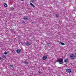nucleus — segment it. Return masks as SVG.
<instances>
[{
    "label": "nucleus",
    "instance_id": "nucleus-23",
    "mask_svg": "<svg viewBox=\"0 0 76 76\" xmlns=\"http://www.w3.org/2000/svg\"><path fill=\"white\" fill-rule=\"evenodd\" d=\"M38 73H41V72H39V71H38Z\"/></svg>",
    "mask_w": 76,
    "mask_h": 76
},
{
    "label": "nucleus",
    "instance_id": "nucleus-25",
    "mask_svg": "<svg viewBox=\"0 0 76 76\" xmlns=\"http://www.w3.org/2000/svg\"><path fill=\"white\" fill-rule=\"evenodd\" d=\"M21 0V1H23V0Z\"/></svg>",
    "mask_w": 76,
    "mask_h": 76
},
{
    "label": "nucleus",
    "instance_id": "nucleus-2",
    "mask_svg": "<svg viewBox=\"0 0 76 76\" xmlns=\"http://www.w3.org/2000/svg\"><path fill=\"white\" fill-rule=\"evenodd\" d=\"M25 45L26 46H29L31 45V42L29 41H27L25 43Z\"/></svg>",
    "mask_w": 76,
    "mask_h": 76
},
{
    "label": "nucleus",
    "instance_id": "nucleus-20",
    "mask_svg": "<svg viewBox=\"0 0 76 76\" xmlns=\"http://www.w3.org/2000/svg\"><path fill=\"white\" fill-rule=\"evenodd\" d=\"M50 45V43H47V45H48V46H50V45Z\"/></svg>",
    "mask_w": 76,
    "mask_h": 76
},
{
    "label": "nucleus",
    "instance_id": "nucleus-24",
    "mask_svg": "<svg viewBox=\"0 0 76 76\" xmlns=\"http://www.w3.org/2000/svg\"><path fill=\"white\" fill-rule=\"evenodd\" d=\"M0 60H1V58L0 57Z\"/></svg>",
    "mask_w": 76,
    "mask_h": 76
},
{
    "label": "nucleus",
    "instance_id": "nucleus-15",
    "mask_svg": "<svg viewBox=\"0 0 76 76\" xmlns=\"http://www.w3.org/2000/svg\"><path fill=\"white\" fill-rule=\"evenodd\" d=\"M25 64H28V63L27 62H25Z\"/></svg>",
    "mask_w": 76,
    "mask_h": 76
},
{
    "label": "nucleus",
    "instance_id": "nucleus-6",
    "mask_svg": "<svg viewBox=\"0 0 76 76\" xmlns=\"http://www.w3.org/2000/svg\"><path fill=\"white\" fill-rule=\"evenodd\" d=\"M21 51V50L20 49H18L16 50V52L17 53H19Z\"/></svg>",
    "mask_w": 76,
    "mask_h": 76
},
{
    "label": "nucleus",
    "instance_id": "nucleus-11",
    "mask_svg": "<svg viewBox=\"0 0 76 76\" xmlns=\"http://www.w3.org/2000/svg\"><path fill=\"white\" fill-rule=\"evenodd\" d=\"M60 44H61V45H64L65 44L64 43L62 42H60L59 43Z\"/></svg>",
    "mask_w": 76,
    "mask_h": 76
},
{
    "label": "nucleus",
    "instance_id": "nucleus-8",
    "mask_svg": "<svg viewBox=\"0 0 76 76\" xmlns=\"http://www.w3.org/2000/svg\"><path fill=\"white\" fill-rule=\"evenodd\" d=\"M30 5H31V6H32V7H35V5H34V4H32V3H30Z\"/></svg>",
    "mask_w": 76,
    "mask_h": 76
},
{
    "label": "nucleus",
    "instance_id": "nucleus-13",
    "mask_svg": "<svg viewBox=\"0 0 76 76\" xmlns=\"http://www.w3.org/2000/svg\"><path fill=\"white\" fill-rule=\"evenodd\" d=\"M10 66H11L12 69H14V66L13 65L10 64Z\"/></svg>",
    "mask_w": 76,
    "mask_h": 76
},
{
    "label": "nucleus",
    "instance_id": "nucleus-19",
    "mask_svg": "<svg viewBox=\"0 0 76 76\" xmlns=\"http://www.w3.org/2000/svg\"><path fill=\"white\" fill-rule=\"evenodd\" d=\"M22 23H25V22L23 21H22Z\"/></svg>",
    "mask_w": 76,
    "mask_h": 76
},
{
    "label": "nucleus",
    "instance_id": "nucleus-9",
    "mask_svg": "<svg viewBox=\"0 0 76 76\" xmlns=\"http://www.w3.org/2000/svg\"><path fill=\"white\" fill-rule=\"evenodd\" d=\"M2 58H6V56L4 55H3L2 56Z\"/></svg>",
    "mask_w": 76,
    "mask_h": 76
},
{
    "label": "nucleus",
    "instance_id": "nucleus-14",
    "mask_svg": "<svg viewBox=\"0 0 76 76\" xmlns=\"http://www.w3.org/2000/svg\"><path fill=\"white\" fill-rule=\"evenodd\" d=\"M11 10H15V9L14 8L12 7L11 8Z\"/></svg>",
    "mask_w": 76,
    "mask_h": 76
},
{
    "label": "nucleus",
    "instance_id": "nucleus-3",
    "mask_svg": "<svg viewBox=\"0 0 76 76\" xmlns=\"http://www.w3.org/2000/svg\"><path fill=\"white\" fill-rule=\"evenodd\" d=\"M75 55H74V54H72L70 55V58L72 59H74V58H75Z\"/></svg>",
    "mask_w": 76,
    "mask_h": 76
},
{
    "label": "nucleus",
    "instance_id": "nucleus-1",
    "mask_svg": "<svg viewBox=\"0 0 76 76\" xmlns=\"http://www.w3.org/2000/svg\"><path fill=\"white\" fill-rule=\"evenodd\" d=\"M57 62H59L61 64H63V59L58 58L56 61Z\"/></svg>",
    "mask_w": 76,
    "mask_h": 76
},
{
    "label": "nucleus",
    "instance_id": "nucleus-5",
    "mask_svg": "<svg viewBox=\"0 0 76 76\" xmlns=\"http://www.w3.org/2000/svg\"><path fill=\"white\" fill-rule=\"evenodd\" d=\"M47 56H44L42 58V60H46L47 59Z\"/></svg>",
    "mask_w": 76,
    "mask_h": 76
},
{
    "label": "nucleus",
    "instance_id": "nucleus-12",
    "mask_svg": "<svg viewBox=\"0 0 76 76\" xmlns=\"http://www.w3.org/2000/svg\"><path fill=\"white\" fill-rule=\"evenodd\" d=\"M23 19L25 20H26L27 19H28V18L27 17H24L23 18Z\"/></svg>",
    "mask_w": 76,
    "mask_h": 76
},
{
    "label": "nucleus",
    "instance_id": "nucleus-17",
    "mask_svg": "<svg viewBox=\"0 0 76 76\" xmlns=\"http://www.w3.org/2000/svg\"><path fill=\"white\" fill-rule=\"evenodd\" d=\"M7 53H8L7 52H5L4 53V54H5V55H7Z\"/></svg>",
    "mask_w": 76,
    "mask_h": 76
},
{
    "label": "nucleus",
    "instance_id": "nucleus-18",
    "mask_svg": "<svg viewBox=\"0 0 76 76\" xmlns=\"http://www.w3.org/2000/svg\"><path fill=\"white\" fill-rule=\"evenodd\" d=\"M31 3H34V0H31Z\"/></svg>",
    "mask_w": 76,
    "mask_h": 76
},
{
    "label": "nucleus",
    "instance_id": "nucleus-16",
    "mask_svg": "<svg viewBox=\"0 0 76 76\" xmlns=\"http://www.w3.org/2000/svg\"><path fill=\"white\" fill-rule=\"evenodd\" d=\"M56 18H58V14H56Z\"/></svg>",
    "mask_w": 76,
    "mask_h": 76
},
{
    "label": "nucleus",
    "instance_id": "nucleus-4",
    "mask_svg": "<svg viewBox=\"0 0 76 76\" xmlns=\"http://www.w3.org/2000/svg\"><path fill=\"white\" fill-rule=\"evenodd\" d=\"M67 73H70L71 72V70L69 69H67L66 70Z\"/></svg>",
    "mask_w": 76,
    "mask_h": 76
},
{
    "label": "nucleus",
    "instance_id": "nucleus-22",
    "mask_svg": "<svg viewBox=\"0 0 76 76\" xmlns=\"http://www.w3.org/2000/svg\"><path fill=\"white\" fill-rule=\"evenodd\" d=\"M33 3H35V1H34V0Z\"/></svg>",
    "mask_w": 76,
    "mask_h": 76
},
{
    "label": "nucleus",
    "instance_id": "nucleus-21",
    "mask_svg": "<svg viewBox=\"0 0 76 76\" xmlns=\"http://www.w3.org/2000/svg\"><path fill=\"white\" fill-rule=\"evenodd\" d=\"M75 57H76V53H75Z\"/></svg>",
    "mask_w": 76,
    "mask_h": 76
},
{
    "label": "nucleus",
    "instance_id": "nucleus-10",
    "mask_svg": "<svg viewBox=\"0 0 76 76\" xmlns=\"http://www.w3.org/2000/svg\"><path fill=\"white\" fill-rule=\"evenodd\" d=\"M4 6L5 7H7V4L5 3L4 4Z\"/></svg>",
    "mask_w": 76,
    "mask_h": 76
},
{
    "label": "nucleus",
    "instance_id": "nucleus-7",
    "mask_svg": "<svg viewBox=\"0 0 76 76\" xmlns=\"http://www.w3.org/2000/svg\"><path fill=\"white\" fill-rule=\"evenodd\" d=\"M69 59L68 58H66V59H65L64 60V61L65 63H67L68 62V60Z\"/></svg>",
    "mask_w": 76,
    "mask_h": 76
}]
</instances>
